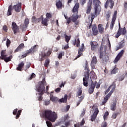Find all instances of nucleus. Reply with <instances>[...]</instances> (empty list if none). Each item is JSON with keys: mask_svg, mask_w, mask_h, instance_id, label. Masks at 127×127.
<instances>
[{"mask_svg": "<svg viewBox=\"0 0 127 127\" xmlns=\"http://www.w3.org/2000/svg\"><path fill=\"white\" fill-rule=\"evenodd\" d=\"M84 78H83V85L86 87L88 86V80L89 78H90V75H88V74L87 72H85V75H84Z\"/></svg>", "mask_w": 127, "mask_h": 127, "instance_id": "obj_14", "label": "nucleus"}, {"mask_svg": "<svg viewBox=\"0 0 127 127\" xmlns=\"http://www.w3.org/2000/svg\"><path fill=\"white\" fill-rule=\"evenodd\" d=\"M97 115H93L92 116H91V122H94V121H95L96 119L97 118Z\"/></svg>", "mask_w": 127, "mask_h": 127, "instance_id": "obj_49", "label": "nucleus"}, {"mask_svg": "<svg viewBox=\"0 0 127 127\" xmlns=\"http://www.w3.org/2000/svg\"><path fill=\"white\" fill-rule=\"evenodd\" d=\"M80 7V4L78 2L75 3L72 10V12L78 13L79 10V7Z\"/></svg>", "mask_w": 127, "mask_h": 127, "instance_id": "obj_20", "label": "nucleus"}, {"mask_svg": "<svg viewBox=\"0 0 127 127\" xmlns=\"http://www.w3.org/2000/svg\"><path fill=\"white\" fill-rule=\"evenodd\" d=\"M52 53V51L51 50H49L48 51V52H47V53L46 54V56H47L48 57L50 56L51 54Z\"/></svg>", "mask_w": 127, "mask_h": 127, "instance_id": "obj_60", "label": "nucleus"}, {"mask_svg": "<svg viewBox=\"0 0 127 127\" xmlns=\"http://www.w3.org/2000/svg\"><path fill=\"white\" fill-rule=\"evenodd\" d=\"M106 46H102L101 45V47L100 48V55L99 58L100 59H102L103 63L106 64L107 63L108 60H109V57L106 55Z\"/></svg>", "mask_w": 127, "mask_h": 127, "instance_id": "obj_4", "label": "nucleus"}, {"mask_svg": "<svg viewBox=\"0 0 127 127\" xmlns=\"http://www.w3.org/2000/svg\"><path fill=\"white\" fill-rule=\"evenodd\" d=\"M47 83L45 80V78H43L42 81H39L38 84L36 86V91L39 92L40 93L39 96V101H41L43 100L42 95L45 93V86H46Z\"/></svg>", "mask_w": 127, "mask_h": 127, "instance_id": "obj_2", "label": "nucleus"}, {"mask_svg": "<svg viewBox=\"0 0 127 127\" xmlns=\"http://www.w3.org/2000/svg\"><path fill=\"white\" fill-rule=\"evenodd\" d=\"M98 31L101 34H104V28L103 27L102 24H100L98 25Z\"/></svg>", "mask_w": 127, "mask_h": 127, "instance_id": "obj_30", "label": "nucleus"}, {"mask_svg": "<svg viewBox=\"0 0 127 127\" xmlns=\"http://www.w3.org/2000/svg\"><path fill=\"white\" fill-rule=\"evenodd\" d=\"M88 63L87 62V61H85V67L84 68V70H87V71L84 72V75L86 73H87L88 76H90V68H89L88 67Z\"/></svg>", "mask_w": 127, "mask_h": 127, "instance_id": "obj_27", "label": "nucleus"}, {"mask_svg": "<svg viewBox=\"0 0 127 127\" xmlns=\"http://www.w3.org/2000/svg\"><path fill=\"white\" fill-rule=\"evenodd\" d=\"M52 93L53 92H51L50 93V100H51L52 102H53L54 103H58V101L59 100V99L57 97H54Z\"/></svg>", "mask_w": 127, "mask_h": 127, "instance_id": "obj_23", "label": "nucleus"}, {"mask_svg": "<svg viewBox=\"0 0 127 127\" xmlns=\"http://www.w3.org/2000/svg\"><path fill=\"white\" fill-rule=\"evenodd\" d=\"M85 8L86 13H87V14H90L92 9V0H88L87 6H86Z\"/></svg>", "mask_w": 127, "mask_h": 127, "instance_id": "obj_5", "label": "nucleus"}, {"mask_svg": "<svg viewBox=\"0 0 127 127\" xmlns=\"http://www.w3.org/2000/svg\"><path fill=\"white\" fill-rule=\"evenodd\" d=\"M114 91H115V87H114L113 89H111V91H110L109 93H108L106 96H105L104 97V98H103L104 100L102 103V105H105V104H106V103L107 102L108 99H110V98L111 96V95L113 94V93L114 92Z\"/></svg>", "mask_w": 127, "mask_h": 127, "instance_id": "obj_6", "label": "nucleus"}, {"mask_svg": "<svg viewBox=\"0 0 127 127\" xmlns=\"http://www.w3.org/2000/svg\"><path fill=\"white\" fill-rule=\"evenodd\" d=\"M44 18L43 15H41L39 18H37L35 16H33L32 18V23H38L41 22V20Z\"/></svg>", "mask_w": 127, "mask_h": 127, "instance_id": "obj_17", "label": "nucleus"}, {"mask_svg": "<svg viewBox=\"0 0 127 127\" xmlns=\"http://www.w3.org/2000/svg\"><path fill=\"white\" fill-rule=\"evenodd\" d=\"M6 44L7 48H8L10 46V45L11 44V41H10L9 39H7Z\"/></svg>", "mask_w": 127, "mask_h": 127, "instance_id": "obj_52", "label": "nucleus"}, {"mask_svg": "<svg viewBox=\"0 0 127 127\" xmlns=\"http://www.w3.org/2000/svg\"><path fill=\"white\" fill-rule=\"evenodd\" d=\"M64 123H65L64 121L59 122H58V123L56 124V126H60V125H63V124H64Z\"/></svg>", "mask_w": 127, "mask_h": 127, "instance_id": "obj_58", "label": "nucleus"}, {"mask_svg": "<svg viewBox=\"0 0 127 127\" xmlns=\"http://www.w3.org/2000/svg\"><path fill=\"white\" fill-rule=\"evenodd\" d=\"M98 114H99V109H98V108H96L95 109L94 113V114H93V115L97 116Z\"/></svg>", "mask_w": 127, "mask_h": 127, "instance_id": "obj_57", "label": "nucleus"}, {"mask_svg": "<svg viewBox=\"0 0 127 127\" xmlns=\"http://www.w3.org/2000/svg\"><path fill=\"white\" fill-rule=\"evenodd\" d=\"M48 57L46 55V52L42 51L39 54V61L40 62L44 61L46 60Z\"/></svg>", "mask_w": 127, "mask_h": 127, "instance_id": "obj_12", "label": "nucleus"}, {"mask_svg": "<svg viewBox=\"0 0 127 127\" xmlns=\"http://www.w3.org/2000/svg\"><path fill=\"white\" fill-rule=\"evenodd\" d=\"M31 67V63H27V64H26V70L29 68Z\"/></svg>", "mask_w": 127, "mask_h": 127, "instance_id": "obj_61", "label": "nucleus"}, {"mask_svg": "<svg viewBox=\"0 0 127 127\" xmlns=\"http://www.w3.org/2000/svg\"><path fill=\"white\" fill-rule=\"evenodd\" d=\"M50 61L48 59L45 61L44 66L45 67H48V66L49 65Z\"/></svg>", "mask_w": 127, "mask_h": 127, "instance_id": "obj_48", "label": "nucleus"}, {"mask_svg": "<svg viewBox=\"0 0 127 127\" xmlns=\"http://www.w3.org/2000/svg\"><path fill=\"white\" fill-rule=\"evenodd\" d=\"M126 43V41L125 39L122 40V41L120 42V44H119V47H117L116 51H118L119 50L123 48L124 47H125Z\"/></svg>", "mask_w": 127, "mask_h": 127, "instance_id": "obj_18", "label": "nucleus"}, {"mask_svg": "<svg viewBox=\"0 0 127 127\" xmlns=\"http://www.w3.org/2000/svg\"><path fill=\"white\" fill-rule=\"evenodd\" d=\"M121 35H123L122 33H120V32H117L116 35H115V38H119V37L121 36Z\"/></svg>", "mask_w": 127, "mask_h": 127, "instance_id": "obj_56", "label": "nucleus"}, {"mask_svg": "<svg viewBox=\"0 0 127 127\" xmlns=\"http://www.w3.org/2000/svg\"><path fill=\"white\" fill-rule=\"evenodd\" d=\"M12 58L13 57H12V56H9V57L3 58V59H1V60L4 61V62L6 63H8L11 61V60L12 59Z\"/></svg>", "mask_w": 127, "mask_h": 127, "instance_id": "obj_36", "label": "nucleus"}, {"mask_svg": "<svg viewBox=\"0 0 127 127\" xmlns=\"http://www.w3.org/2000/svg\"><path fill=\"white\" fill-rule=\"evenodd\" d=\"M7 30H8L7 26L6 25L3 26V30L5 32H7Z\"/></svg>", "mask_w": 127, "mask_h": 127, "instance_id": "obj_63", "label": "nucleus"}, {"mask_svg": "<svg viewBox=\"0 0 127 127\" xmlns=\"http://www.w3.org/2000/svg\"><path fill=\"white\" fill-rule=\"evenodd\" d=\"M118 115H120V113H114L113 116H112V119H116Z\"/></svg>", "mask_w": 127, "mask_h": 127, "instance_id": "obj_46", "label": "nucleus"}, {"mask_svg": "<svg viewBox=\"0 0 127 127\" xmlns=\"http://www.w3.org/2000/svg\"><path fill=\"white\" fill-rule=\"evenodd\" d=\"M91 77L92 78L95 79L96 78V76L95 75V73H94V71H91Z\"/></svg>", "mask_w": 127, "mask_h": 127, "instance_id": "obj_53", "label": "nucleus"}, {"mask_svg": "<svg viewBox=\"0 0 127 127\" xmlns=\"http://www.w3.org/2000/svg\"><path fill=\"white\" fill-rule=\"evenodd\" d=\"M119 70V68L118 67H115V68H113V70L111 71L112 74H116V73L118 72Z\"/></svg>", "mask_w": 127, "mask_h": 127, "instance_id": "obj_44", "label": "nucleus"}, {"mask_svg": "<svg viewBox=\"0 0 127 127\" xmlns=\"http://www.w3.org/2000/svg\"><path fill=\"white\" fill-rule=\"evenodd\" d=\"M118 13V11L117 10H115V12H114V14L113 15V18L112 19L111 22L110 23V29L112 30L113 29V27H114V25L116 22V20L117 18V14Z\"/></svg>", "mask_w": 127, "mask_h": 127, "instance_id": "obj_7", "label": "nucleus"}, {"mask_svg": "<svg viewBox=\"0 0 127 127\" xmlns=\"http://www.w3.org/2000/svg\"><path fill=\"white\" fill-rule=\"evenodd\" d=\"M116 87V84H113V85H110V87L108 88V89H107V90L105 91V95H107L108 93L109 92V91L111 90V88H112V90H113V89L115 88V90Z\"/></svg>", "mask_w": 127, "mask_h": 127, "instance_id": "obj_28", "label": "nucleus"}, {"mask_svg": "<svg viewBox=\"0 0 127 127\" xmlns=\"http://www.w3.org/2000/svg\"><path fill=\"white\" fill-rule=\"evenodd\" d=\"M71 40V36H65V42H66L67 43H68L69 40Z\"/></svg>", "mask_w": 127, "mask_h": 127, "instance_id": "obj_41", "label": "nucleus"}, {"mask_svg": "<svg viewBox=\"0 0 127 127\" xmlns=\"http://www.w3.org/2000/svg\"><path fill=\"white\" fill-rule=\"evenodd\" d=\"M68 98V96H67L66 94H65L64 96V98H62L61 99H59L58 100V102L60 104H61L62 103H66L67 102V99Z\"/></svg>", "mask_w": 127, "mask_h": 127, "instance_id": "obj_24", "label": "nucleus"}, {"mask_svg": "<svg viewBox=\"0 0 127 127\" xmlns=\"http://www.w3.org/2000/svg\"><path fill=\"white\" fill-rule=\"evenodd\" d=\"M92 32L94 36H97L98 34H99V31L97 30V25H93Z\"/></svg>", "mask_w": 127, "mask_h": 127, "instance_id": "obj_22", "label": "nucleus"}, {"mask_svg": "<svg viewBox=\"0 0 127 127\" xmlns=\"http://www.w3.org/2000/svg\"><path fill=\"white\" fill-rule=\"evenodd\" d=\"M109 115V113L108 111L105 112L104 116H103V119L104 120V121H106L107 119V117Z\"/></svg>", "mask_w": 127, "mask_h": 127, "instance_id": "obj_45", "label": "nucleus"}, {"mask_svg": "<svg viewBox=\"0 0 127 127\" xmlns=\"http://www.w3.org/2000/svg\"><path fill=\"white\" fill-rule=\"evenodd\" d=\"M17 112H18V109H15L13 111V115H16Z\"/></svg>", "mask_w": 127, "mask_h": 127, "instance_id": "obj_64", "label": "nucleus"}, {"mask_svg": "<svg viewBox=\"0 0 127 127\" xmlns=\"http://www.w3.org/2000/svg\"><path fill=\"white\" fill-rule=\"evenodd\" d=\"M124 53L125 50H122V51H121V52L119 53L118 55H117L116 58H115V60H114V63H118V62L120 60V58L123 57Z\"/></svg>", "mask_w": 127, "mask_h": 127, "instance_id": "obj_15", "label": "nucleus"}, {"mask_svg": "<svg viewBox=\"0 0 127 127\" xmlns=\"http://www.w3.org/2000/svg\"><path fill=\"white\" fill-rule=\"evenodd\" d=\"M37 47H38L37 45H34V46L32 47L30 49H29V50L27 51V52L30 54H33L35 52H37Z\"/></svg>", "mask_w": 127, "mask_h": 127, "instance_id": "obj_25", "label": "nucleus"}, {"mask_svg": "<svg viewBox=\"0 0 127 127\" xmlns=\"http://www.w3.org/2000/svg\"><path fill=\"white\" fill-rule=\"evenodd\" d=\"M24 47H25V46L24 45V44H23V43H21V44H20V45H19V46L17 47V48H16V49H15V52H19V51L20 50V49H22V48H24Z\"/></svg>", "mask_w": 127, "mask_h": 127, "instance_id": "obj_35", "label": "nucleus"}, {"mask_svg": "<svg viewBox=\"0 0 127 127\" xmlns=\"http://www.w3.org/2000/svg\"><path fill=\"white\" fill-rule=\"evenodd\" d=\"M97 64V57H93L91 62V68H95V65Z\"/></svg>", "mask_w": 127, "mask_h": 127, "instance_id": "obj_19", "label": "nucleus"}, {"mask_svg": "<svg viewBox=\"0 0 127 127\" xmlns=\"http://www.w3.org/2000/svg\"><path fill=\"white\" fill-rule=\"evenodd\" d=\"M124 79H125V75H122L119 77V81H123Z\"/></svg>", "mask_w": 127, "mask_h": 127, "instance_id": "obj_54", "label": "nucleus"}, {"mask_svg": "<svg viewBox=\"0 0 127 127\" xmlns=\"http://www.w3.org/2000/svg\"><path fill=\"white\" fill-rule=\"evenodd\" d=\"M78 15L77 14L76 15L73 14L72 15L71 19L72 22L75 23V22H76V20H78Z\"/></svg>", "mask_w": 127, "mask_h": 127, "instance_id": "obj_34", "label": "nucleus"}, {"mask_svg": "<svg viewBox=\"0 0 127 127\" xmlns=\"http://www.w3.org/2000/svg\"><path fill=\"white\" fill-rule=\"evenodd\" d=\"M110 3V9H113V6H114V1H113V0H107L106 2H105V8L107 9Z\"/></svg>", "mask_w": 127, "mask_h": 127, "instance_id": "obj_13", "label": "nucleus"}, {"mask_svg": "<svg viewBox=\"0 0 127 127\" xmlns=\"http://www.w3.org/2000/svg\"><path fill=\"white\" fill-rule=\"evenodd\" d=\"M51 18H52V15H51L50 13H49V12L47 13L46 18H48V19Z\"/></svg>", "mask_w": 127, "mask_h": 127, "instance_id": "obj_55", "label": "nucleus"}, {"mask_svg": "<svg viewBox=\"0 0 127 127\" xmlns=\"http://www.w3.org/2000/svg\"><path fill=\"white\" fill-rule=\"evenodd\" d=\"M91 50L95 51L99 48V43L97 42L93 41L90 42Z\"/></svg>", "mask_w": 127, "mask_h": 127, "instance_id": "obj_11", "label": "nucleus"}, {"mask_svg": "<svg viewBox=\"0 0 127 127\" xmlns=\"http://www.w3.org/2000/svg\"><path fill=\"white\" fill-rule=\"evenodd\" d=\"M41 24L43 25V26H47L48 25V22L49 21L47 18H43V19L41 20Z\"/></svg>", "mask_w": 127, "mask_h": 127, "instance_id": "obj_29", "label": "nucleus"}, {"mask_svg": "<svg viewBox=\"0 0 127 127\" xmlns=\"http://www.w3.org/2000/svg\"><path fill=\"white\" fill-rule=\"evenodd\" d=\"M101 127H107V123L106 122H103Z\"/></svg>", "mask_w": 127, "mask_h": 127, "instance_id": "obj_62", "label": "nucleus"}, {"mask_svg": "<svg viewBox=\"0 0 127 127\" xmlns=\"http://www.w3.org/2000/svg\"><path fill=\"white\" fill-rule=\"evenodd\" d=\"M105 16H106L107 21L109 20V18L111 17V12L110 11L107 12V14H105Z\"/></svg>", "mask_w": 127, "mask_h": 127, "instance_id": "obj_40", "label": "nucleus"}, {"mask_svg": "<svg viewBox=\"0 0 127 127\" xmlns=\"http://www.w3.org/2000/svg\"><path fill=\"white\" fill-rule=\"evenodd\" d=\"M21 6H22V3L21 2L18 3V4H17L16 5H13V9L15 10V11L18 13L20 12L21 10Z\"/></svg>", "mask_w": 127, "mask_h": 127, "instance_id": "obj_16", "label": "nucleus"}, {"mask_svg": "<svg viewBox=\"0 0 127 127\" xmlns=\"http://www.w3.org/2000/svg\"><path fill=\"white\" fill-rule=\"evenodd\" d=\"M97 83V81H95V82H94L93 81H91V85L89 86V89L88 90V92H89V94H92L94 92Z\"/></svg>", "mask_w": 127, "mask_h": 127, "instance_id": "obj_9", "label": "nucleus"}, {"mask_svg": "<svg viewBox=\"0 0 127 127\" xmlns=\"http://www.w3.org/2000/svg\"><path fill=\"white\" fill-rule=\"evenodd\" d=\"M86 2H87V0H79V4H80L81 6L83 7Z\"/></svg>", "mask_w": 127, "mask_h": 127, "instance_id": "obj_39", "label": "nucleus"}, {"mask_svg": "<svg viewBox=\"0 0 127 127\" xmlns=\"http://www.w3.org/2000/svg\"><path fill=\"white\" fill-rule=\"evenodd\" d=\"M116 103H113V105L111 106V110L113 111H115L116 110Z\"/></svg>", "mask_w": 127, "mask_h": 127, "instance_id": "obj_38", "label": "nucleus"}, {"mask_svg": "<svg viewBox=\"0 0 127 127\" xmlns=\"http://www.w3.org/2000/svg\"><path fill=\"white\" fill-rule=\"evenodd\" d=\"M93 5L94 6V13L91 12L90 16H89V19L91 18V23L89 25V29L92 27V23L95 17H97L98 15L100 14L101 8L100 4L101 2L100 0H92Z\"/></svg>", "mask_w": 127, "mask_h": 127, "instance_id": "obj_1", "label": "nucleus"}, {"mask_svg": "<svg viewBox=\"0 0 127 127\" xmlns=\"http://www.w3.org/2000/svg\"><path fill=\"white\" fill-rule=\"evenodd\" d=\"M82 94V91L81 88H79L78 90L77 91V97H79L81 96Z\"/></svg>", "mask_w": 127, "mask_h": 127, "instance_id": "obj_43", "label": "nucleus"}, {"mask_svg": "<svg viewBox=\"0 0 127 127\" xmlns=\"http://www.w3.org/2000/svg\"><path fill=\"white\" fill-rule=\"evenodd\" d=\"M84 51L85 46H84V44H82L81 47L78 49V55H77L76 58H75V60H76L78 58L83 56V54H82V53H83Z\"/></svg>", "mask_w": 127, "mask_h": 127, "instance_id": "obj_8", "label": "nucleus"}, {"mask_svg": "<svg viewBox=\"0 0 127 127\" xmlns=\"http://www.w3.org/2000/svg\"><path fill=\"white\" fill-rule=\"evenodd\" d=\"M117 32H120V33H122V35H125L126 34V28L124 27V28H122L120 26V24L119 23V30Z\"/></svg>", "mask_w": 127, "mask_h": 127, "instance_id": "obj_21", "label": "nucleus"}, {"mask_svg": "<svg viewBox=\"0 0 127 127\" xmlns=\"http://www.w3.org/2000/svg\"><path fill=\"white\" fill-rule=\"evenodd\" d=\"M46 123L47 124V126H48V127H53L52 123L50 121H46Z\"/></svg>", "mask_w": 127, "mask_h": 127, "instance_id": "obj_51", "label": "nucleus"}, {"mask_svg": "<svg viewBox=\"0 0 127 127\" xmlns=\"http://www.w3.org/2000/svg\"><path fill=\"white\" fill-rule=\"evenodd\" d=\"M56 6L58 9L63 8V3H62V1H60V0H59V1L57 2Z\"/></svg>", "mask_w": 127, "mask_h": 127, "instance_id": "obj_33", "label": "nucleus"}, {"mask_svg": "<svg viewBox=\"0 0 127 127\" xmlns=\"http://www.w3.org/2000/svg\"><path fill=\"white\" fill-rule=\"evenodd\" d=\"M24 26L26 28H27L28 26V24L30 23V20L28 18H26L24 19Z\"/></svg>", "mask_w": 127, "mask_h": 127, "instance_id": "obj_37", "label": "nucleus"}, {"mask_svg": "<svg viewBox=\"0 0 127 127\" xmlns=\"http://www.w3.org/2000/svg\"><path fill=\"white\" fill-rule=\"evenodd\" d=\"M13 10V6L10 5L8 6V11H7V16H9L12 14V10Z\"/></svg>", "mask_w": 127, "mask_h": 127, "instance_id": "obj_31", "label": "nucleus"}, {"mask_svg": "<svg viewBox=\"0 0 127 127\" xmlns=\"http://www.w3.org/2000/svg\"><path fill=\"white\" fill-rule=\"evenodd\" d=\"M35 77H36L35 74V73H32V75H31L30 77H29L28 78V80H30L32 79H33V78H35Z\"/></svg>", "mask_w": 127, "mask_h": 127, "instance_id": "obj_59", "label": "nucleus"}, {"mask_svg": "<svg viewBox=\"0 0 127 127\" xmlns=\"http://www.w3.org/2000/svg\"><path fill=\"white\" fill-rule=\"evenodd\" d=\"M21 112H22L21 110H18V111L17 112V113L16 114V117H15V119H18V118H19L20 115L21 114Z\"/></svg>", "mask_w": 127, "mask_h": 127, "instance_id": "obj_47", "label": "nucleus"}, {"mask_svg": "<svg viewBox=\"0 0 127 127\" xmlns=\"http://www.w3.org/2000/svg\"><path fill=\"white\" fill-rule=\"evenodd\" d=\"M64 52H61L60 53V54H59V56H58V59H62L63 58V56H64Z\"/></svg>", "mask_w": 127, "mask_h": 127, "instance_id": "obj_42", "label": "nucleus"}, {"mask_svg": "<svg viewBox=\"0 0 127 127\" xmlns=\"http://www.w3.org/2000/svg\"><path fill=\"white\" fill-rule=\"evenodd\" d=\"M70 124H69V122H66V121H65L64 122V125H61V127H68V126H69Z\"/></svg>", "mask_w": 127, "mask_h": 127, "instance_id": "obj_50", "label": "nucleus"}, {"mask_svg": "<svg viewBox=\"0 0 127 127\" xmlns=\"http://www.w3.org/2000/svg\"><path fill=\"white\" fill-rule=\"evenodd\" d=\"M25 63H24V62H21V63L18 65L17 67H16V70L17 71H21Z\"/></svg>", "mask_w": 127, "mask_h": 127, "instance_id": "obj_26", "label": "nucleus"}, {"mask_svg": "<svg viewBox=\"0 0 127 127\" xmlns=\"http://www.w3.org/2000/svg\"><path fill=\"white\" fill-rule=\"evenodd\" d=\"M41 118L46 119L52 123H55L58 119V115L56 113L53 112L51 110H45L41 115Z\"/></svg>", "mask_w": 127, "mask_h": 127, "instance_id": "obj_3", "label": "nucleus"}, {"mask_svg": "<svg viewBox=\"0 0 127 127\" xmlns=\"http://www.w3.org/2000/svg\"><path fill=\"white\" fill-rule=\"evenodd\" d=\"M11 29L13 31L14 34H16L19 31V27L16 24L15 22H12Z\"/></svg>", "mask_w": 127, "mask_h": 127, "instance_id": "obj_10", "label": "nucleus"}, {"mask_svg": "<svg viewBox=\"0 0 127 127\" xmlns=\"http://www.w3.org/2000/svg\"><path fill=\"white\" fill-rule=\"evenodd\" d=\"M76 45L77 47H80V40L79 38H77V40L75 39V41L72 42V45L75 46Z\"/></svg>", "mask_w": 127, "mask_h": 127, "instance_id": "obj_32", "label": "nucleus"}]
</instances>
